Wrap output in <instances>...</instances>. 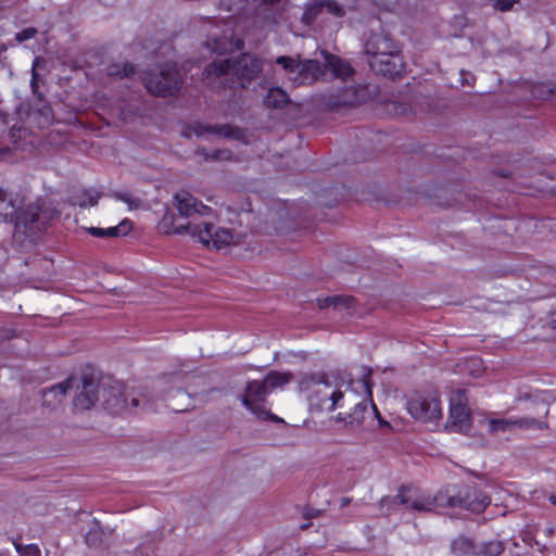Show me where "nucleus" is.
I'll return each mask as SVG.
<instances>
[{
    "mask_svg": "<svg viewBox=\"0 0 556 556\" xmlns=\"http://www.w3.org/2000/svg\"><path fill=\"white\" fill-rule=\"evenodd\" d=\"M471 488L465 485H448L438 492L434 497L422 495L413 486H401L394 496H386L380 501V507L387 513L404 506L407 510L432 511L434 507H460L473 514H482L486 509L484 498H471Z\"/></svg>",
    "mask_w": 556,
    "mask_h": 556,
    "instance_id": "f257e3e1",
    "label": "nucleus"
},
{
    "mask_svg": "<svg viewBox=\"0 0 556 556\" xmlns=\"http://www.w3.org/2000/svg\"><path fill=\"white\" fill-rule=\"evenodd\" d=\"M18 207L16 199L7 190L0 188V222L14 220L16 231L34 237L59 216V212L43 200L29 203L20 212Z\"/></svg>",
    "mask_w": 556,
    "mask_h": 556,
    "instance_id": "f03ea898",
    "label": "nucleus"
},
{
    "mask_svg": "<svg viewBox=\"0 0 556 556\" xmlns=\"http://www.w3.org/2000/svg\"><path fill=\"white\" fill-rule=\"evenodd\" d=\"M263 71V62L251 53H242L231 59H220L207 64L203 79L208 85L220 84L235 88H245Z\"/></svg>",
    "mask_w": 556,
    "mask_h": 556,
    "instance_id": "7ed1b4c3",
    "label": "nucleus"
},
{
    "mask_svg": "<svg viewBox=\"0 0 556 556\" xmlns=\"http://www.w3.org/2000/svg\"><path fill=\"white\" fill-rule=\"evenodd\" d=\"M366 53L370 68L383 76L395 77L402 74L404 62L401 49L384 30H371L366 40Z\"/></svg>",
    "mask_w": 556,
    "mask_h": 556,
    "instance_id": "20e7f679",
    "label": "nucleus"
},
{
    "mask_svg": "<svg viewBox=\"0 0 556 556\" xmlns=\"http://www.w3.org/2000/svg\"><path fill=\"white\" fill-rule=\"evenodd\" d=\"M299 389L307 393L309 409L332 412L345 404L344 392L321 375H306L299 381Z\"/></svg>",
    "mask_w": 556,
    "mask_h": 556,
    "instance_id": "39448f33",
    "label": "nucleus"
},
{
    "mask_svg": "<svg viewBox=\"0 0 556 556\" xmlns=\"http://www.w3.org/2000/svg\"><path fill=\"white\" fill-rule=\"evenodd\" d=\"M147 90L157 97L173 96L182 85V77L176 64L156 66L142 77Z\"/></svg>",
    "mask_w": 556,
    "mask_h": 556,
    "instance_id": "423d86ee",
    "label": "nucleus"
},
{
    "mask_svg": "<svg viewBox=\"0 0 556 556\" xmlns=\"http://www.w3.org/2000/svg\"><path fill=\"white\" fill-rule=\"evenodd\" d=\"M173 232L179 235L190 233L192 237H197L203 245L212 247L216 250L230 244L233 238L229 229L217 228L211 223H203L201 225H194L192 223L177 225Z\"/></svg>",
    "mask_w": 556,
    "mask_h": 556,
    "instance_id": "0eeeda50",
    "label": "nucleus"
},
{
    "mask_svg": "<svg viewBox=\"0 0 556 556\" xmlns=\"http://www.w3.org/2000/svg\"><path fill=\"white\" fill-rule=\"evenodd\" d=\"M409 415L421 422L437 425L442 418L439 397L430 393H416L407 401Z\"/></svg>",
    "mask_w": 556,
    "mask_h": 556,
    "instance_id": "6e6552de",
    "label": "nucleus"
},
{
    "mask_svg": "<svg viewBox=\"0 0 556 556\" xmlns=\"http://www.w3.org/2000/svg\"><path fill=\"white\" fill-rule=\"evenodd\" d=\"M268 388L264 381H251L248 383L244 393L241 395L242 404L251 410L258 419L283 422L281 418L271 414L264 407Z\"/></svg>",
    "mask_w": 556,
    "mask_h": 556,
    "instance_id": "1a4fd4ad",
    "label": "nucleus"
},
{
    "mask_svg": "<svg viewBox=\"0 0 556 556\" xmlns=\"http://www.w3.org/2000/svg\"><path fill=\"white\" fill-rule=\"evenodd\" d=\"M204 25H210L207 28V40L205 46L208 50L223 54L232 50L233 42V27L232 21H222L220 25H213V21L207 18Z\"/></svg>",
    "mask_w": 556,
    "mask_h": 556,
    "instance_id": "9d476101",
    "label": "nucleus"
},
{
    "mask_svg": "<svg viewBox=\"0 0 556 556\" xmlns=\"http://www.w3.org/2000/svg\"><path fill=\"white\" fill-rule=\"evenodd\" d=\"M471 427V414L467 397L460 390L456 391L450 400V415L445 428L453 432H467Z\"/></svg>",
    "mask_w": 556,
    "mask_h": 556,
    "instance_id": "9b49d317",
    "label": "nucleus"
},
{
    "mask_svg": "<svg viewBox=\"0 0 556 556\" xmlns=\"http://www.w3.org/2000/svg\"><path fill=\"white\" fill-rule=\"evenodd\" d=\"M74 380V387L77 394L74 397L73 404L76 408L87 410L90 409L96 403H100L101 397L98 390L100 389V382H97L93 378L84 376L80 380L71 377Z\"/></svg>",
    "mask_w": 556,
    "mask_h": 556,
    "instance_id": "f8f14e48",
    "label": "nucleus"
},
{
    "mask_svg": "<svg viewBox=\"0 0 556 556\" xmlns=\"http://www.w3.org/2000/svg\"><path fill=\"white\" fill-rule=\"evenodd\" d=\"M375 415L380 425L388 426V422H384L377 409V406L372 402L362 401L359 403L354 404V407L349 413H339L334 417L336 422H343L344 426L355 428L363 425L367 417Z\"/></svg>",
    "mask_w": 556,
    "mask_h": 556,
    "instance_id": "ddd939ff",
    "label": "nucleus"
},
{
    "mask_svg": "<svg viewBox=\"0 0 556 556\" xmlns=\"http://www.w3.org/2000/svg\"><path fill=\"white\" fill-rule=\"evenodd\" d=\"M325 13L341 17L344 15L345 11L336 0H309L305 4L302 22L306 25H312Z\"/></svg>",
    "mask_w": 556,
    "mask_h": 556,
    "instance_id": "4468645a",
    "label": "nucleus"
},
{
    "mask_svg": "<svg viewBox=\"0 0 556 556\" xmlns=\"http://www.w3.org/2000/svg\"><path fill=\"white\" fill-rule=\"evenodd\" d=\"M175 206L178 210L180 216L184 217H192L194 215L205 216L210 215L212 208L201 201H199L195 197L187 191L177 192L174 197Z\"/></svg>",
    "mask_w": 556,
    "mask_h": 556,
    "instance_id": "2eb2a0df",
    "label": "nucleus"
},
{
    "mask_svg": "<svg viewBox=\"0 0 556 556\" xmlns=\"http://www.w3.org/2000/svg\"><path fill=\"white\" fill-rule=\"evenodd\" d=\"M98 393L101 397L100 404L113 414H117L127 407V399L117 386L100 382Z\"/></svg>",
    "mask_w": 556,
    "mask_h": 556,
    "instance_id": "dca6fc26",
    "label": "nucleus"
},
{
    "mask_svg": "<svg viewBox=\"0 0 556 556\" xmlns=\"http://www.w3.org/2000/svg\"><path fill=\"white\" fill-rule=\"evenodd\" d=\"M192 131L197 137H205L207 135H214L223 138H231L241 140L243 138V131L236 126L231 125H206L202 123H194L191 126Z\"/></svg>",
    "mask_w": 556,
    "mask_h": 556,
    "instance_id": "f3484780",
    "label": "nucleus"
},
{
    "mask_svg": "<svg viewBox=\"0 0 556 556\" xmlns=\"http://www.w3.org/2000/svg\"><path fill=\"white\" fill-rule=\"evenodd\" d=\"M358 88L351 86L340 91L331 92L327 96L326 104L331 110L356 106L362 100Z\"/></svg>",
    "mask_w": 556,
    "mask_h": 556,
    "instance_id": "a211bd4d",
    "label": "nucleus"
},
{
    "mask_svg": "<svg viewBox=\"0 0 556 556\" xmlns=\"http://www.w3.org/2000/svg\"><path fill=\"white\" fill-rule=\"evenodd\" d=\"M74 380L66 379L60 383H56L50 388L43 389L41 391L42 394V404L54 408L59 405L63 397L66 395L67 391L73 389Z\"/></svg>",
    "mask_w": 556,
    "mask_h": 556,
    "instance_id": "6ab92c4d",
    "label": "nucleus"
},
{
    "mask_svg": "<svg viewBox=\"0 0 556 556\" xmlns=\"http://www.w3.org/2000/svg\"><path fill=\"white\" fill-rule=\"evenodd\" d=\"M325 67H328L338 78L345 80L354 74V70L348 62L334 55L325 53Z\"/></svg>",
    "mask_w": 556,
    "mask_h": 556,
    "instance_id": "aec40b11",
    "label": "nucleus"
},
{
    "mask_svg": "<svg viewBox=\"0 0 556 556\" xmlns=\"http://www.w3.org/2000/svg\"><path fill=\"white\" fill-rule=\"evenodd\" d=\"M452 553L455 556H477L483 548L478 549L472 540L459 536L451 544Z\"/></svg>",
    "mask_w": 556,
    "mask_h": 556,
    "instance_id": "412c9836",
    "label": "nucleus"
},
{
    "mask_svg": "<svg viewBox=\"0 0 556 556\" xmlns=\"http://www.w3.org/2000/svg\"><path fill=\"white\" fill-rule=\"evenodd\" d=\"M530 97H532V100H549L556 98V83L530 81Z\"/></svg>",
    "mask_w": 556,
    "mask_h": 556,
    "instance_id": "4be33fe9",
    "label": "nucleus"
},
{
    "mask_svg": "<svg viewBox=\"0 0 556 556\" xmlns=\"http://www.w3.org/2000/svg\"><path fill=\"white\" fill-rule=\"evenodd\" d=\"M510 101L521 104L532 100L530 97V81L519 80L509 84Z\"/></svg>",
    "mask_w": 556,
    "mask_h": 556,
    "instance_id": "5701e85b",
    "label": "nucleus"
},
{
    "mask_svg": "<svg viewBox=\"0 0 556 556\" xmlns=\"http://www.w3.org/2000/svg\"><path fill=\"white\" fill-rule=\"evenodd\" d=\"M100 194L94 192L93 190H79L74 192L70 201L73 205H78L79 207L94 206L98 204V200Z\"/></svg>",
    "mask_w": 556,
    "mask_h": 556,
    "instance_id": "b1692460",
    "label": "nucleus"
},
{
    "mask_svg": "<svg viewBox=\"0 0 556 556\" xmlns=\"http://www.w3.org/2000/svg\"><path fill=\"white\" fill-rule=\"evenodd\" d=\"M289 101L290 99L283 89L274 87L268 90L264 99V104L267 108L280 109L283 108Z\"/></svg>",
    "mask_w": 556,
    "mask_h": 556,
    "instance_id": "393cba45",
    "label": "nucleus"
},
{
    "mask_svg": "<svg viewBox=\"0 0 556 556\" xmlns=\"http://www.w3.org/2000/svg\"><path fill=\"white\" fill-rule=\"evenodd\" d=\"M299 74L304 77V79H318L324 75V68L319 61L317 60H306L304 62L301 61V66Z\"/></svg>",
    "mask_w": 556,
    "mask_h": 556,
    "instance_id": "a878e982",
    "label": "nucleus"
},
{
    "mask_svg": "<svg viewBox=\"0 0 556 556\" xmlns=\"http://www.w3.org/2000/svg\"><path fill=\"white\" fill-rule=\"evenodd\" d=\"M106 74L110 77L122 79L135 74V66L129 62L112 63L106 67Z\"/></svg>",
    "mask_w": 556,
    "mask_h": 556,
    "instance_id": "bb28decb",
    "label": "nucleus"
},
{
    "mask_svg": "<svg viewBox=\"0 0 556 556\" xmlns=\"http://www.w3.org/2000/svg\"><path fill=\"white\" fill-rule=\"evenodd\" d=\"M292 379V375L289 372H276L271 371L269 372L266 378L263 380L264 383H266L268 391L281 388L285 384H288Z\"/></svg>",
    "mask_w": 556,
    "mask_h": 556,
    "instance_id": "cd10ccee",
    "label": "nucleus"
},
{
    "mask_svg": "<svg viewBox=\"0 0 556 556\" xmlns=\"http://www.w3.org/2000/svg\"><path fill=\"white\" fill-rule=\"evenodd\" d=\"M515 429L522 430H543L547 428V422L533 417L514 418Z\"/></svg>",
    "mask_w": 556,
    "mask_h": 556,
    "instance_id": "c85d7f7f",
    "label": "nucleus"
},
{
    "mask_svg": "<svg viewBox=\"0 0 556 556\" xmlns=\"http://www.w3.org/2000/svg\"><path fill=\"white\" fill-rule=\"evenodd\" d=\"M515 430L514 418H492L489 419V431L492 432H511Z\"/></svg>",
    "mask_w": 556,
    "mask_h": 556,
    "instance_id": "c756f323",
    "label": "nucleus"
},
{
    "mask_svg": "<svg viewBox=\"0 0 556 556\" xmlns=\"http://www.w3.org/2000/svg\"><path fill=\"white\" fill-rule=\"evenodd\" d=\"M85 541L91 547H98L102 543V531L98 523H93L86 533Z\"/></svg>",
    "mask_w": 556,
    "mask_h": 556,
    "instance_id": "7c9ffc66",
    "label": "nucleus"
},
{
    "mask_svg": "<svg viewBox=\"0 0 556 556\" xmlns=\"http://www.w3.org/2000/svg\"><path fill=\"white\" fill-rule=\"evenodd\" d=\"M132 227L129 219L122 220L117 226L105 228L106 237L126 236Z\"/></svg>",
    "mask_w": 556,
    "mask_h": 556,
    "instance_id": "2f4dec72",
    "label": "nucleus"
},
{
    "mask_svg": "<svg viewBox=\"0 0 556 556\" xmlns=\"http://www.w3.org/2000/svg\"><path fill=\"white\" fill-rule=\"evenodd\" d=\"M356 299L352 295H332V307L334 309H350L354 307Z\"/></svg>",
    "mask_w": 556,
    "mask_h": 556,
    "instance_id": "473e14b6",
    "label": "nucleus"
},
{
    "mask_svg": "<svg viewBox=\"0 0 556 556\" xmlns=\"http://www.w3.org/2000/svg\"><path fill=\"white\" fill-rule=\"evenodd\" d=\"M197 154L204 160H226L230 157L231 152L229 150L215 149L212 153H208L204 148H200L197 150Z\"/></svg>",
    "mask_w": 556,
    "mask_h": 556,
    "instance_id": "72a5a7b5",
    "label": "nucleus"
},
{
    "mask_svg": "<svg viewBox=\"0 0 556 556\" xmlns=\"http://www.w3.org/2000/svg\"><path fill=\"white\" fill-rule=\"evenodd\" d=\"M276 63L290 73H299L301 66V61L285 55L278 56Z\"/></svg>",
    "mask_w": 556,
    "mask_h": 556,
    "instance_id": "f704fd0d",
    "label": "nucleus"
},
{
    "mask_svg": "<svg viewBox=\"0 0 556 556\" xmlns=\"http://www.w3.org/2000/svg\"><path fill=\"white\" fill-rule=\"evenodd\" d=\"M14 546L21 556H40V549L36 544L23 545L18 542H14Z\"/></svg>",
    "mask_w": 556,
    "mask_h": 556,
    "instance_id": "c9c22d12",
    "label": "nucleus"
},
{
    "mask_svg": "<svg viewBox=\"0 0 556 556\" xmlns=\"http://www.w3.org/2000/svg\"><path fill=\"white\" fill-rule=\"evenodd\" d=\"M114 198L125 202L130 210L137 208L140 204V200L132 197L129 192H115Z\"/></svg>",
    "mask_w": 556,
    "mask_h": 556,
    "instance_id": "e433bc0d",
    "label": "nucleus"
},
{
    "mask_svg": "<svg viewBox=\"0 0 556 556\" xmlns=\"http://www.w3.org/2000/svg\"><path fill=\"white\" fill-rule=\"evenodd\" d=\"M490 222H491V218L489 217V223ZM492 222H493V224L489 225V228L496 230L498 232L507 233L511 228V225H510L511 223L508 220H505L504 223H502L497 218H494V219H492Z\"/></svg>",
    "mask_w": 556,
    "mask_h": 556,
    "instance_id": "4c0bfd02",
    "label": "nucleus"
},
{
    "mask_svg": "<svg viewBox=\"0 0 556 556\" xmlns=\"http://www.w3.org/2000/svg\"><path fill=\"white\" fill-rule=\"evenodd\" d=\"M248 0H220V7L227 11L243 8V3Z\"/></svg>",
    "mask_w": 556,
    "mask_h": 556,
    "instance_id": "58836bf2",
    "label": "nucleus"
},
{
    "mask_svg": "<svg viewBox=\"0 0 556 556\" xmlns=\"http://www.w3.org/2000/svg\"><path fill=\"white\" fill-rule=\"evenodd\" d=\"M37 34V29L34 28V27H28V28H25L23 29L22 31L17 33L15 35V39L18 41V42H23V41H26L28 39H31L35 37V35Z\"/></svg>",
    "mask_w": 556,
    "mask_h": 556,
    "instance_id": "ea45409f",
    "label": "nucleus"
},
{
    "mask_svg": "<svg viewBox=\"0 0 556 556\" xmlns=\"http://www.w3.org/2000/svg\"><path fill=\"white\" fill-rule=\"evenodd\" d=\"M504 546L501 541L489 542V556H500L503 553Z\"/></svg>",
    "mask_w": 556,
    "mask_h": 556,
    "instance_id": "a19ab883",
    "label": "nucleus"
},
{
    "mask_svg": "<svg viewBox=\"0 0 556 556\" xmlns=\"http://www.w3.org/2000/svg\"><path fill=\"white\" fill-rule=\"evenodd\" d=\"M525 49H522V47L516 42V43H511L509 47H506L504 48L503 50H501V52H506L510 55H519L522 53Z\"/></svg>",
    "mask_w": 556,
    "mask_h": 556,
    "instance_id": "79ce46f5",
    "label": "nucleus"
},
{
    "mask_svg": "<svg viewBox=\"0 0 556 556\" xmlns=\"http://www.w3.org/2000/svg\"><path fill=\"white\" fill-rule=\"evenodd\" d=\"M516 0H496L495 8L500 11H508L513 8Z\"/></svg>",
    "mask_w": 556,
    "mask_h": 556,
    "instance_id": "37998d69",
    "label": "nucleus"
},
{
    "mask_svg": "<svg viewBox=\"0 0 556 556\" xmlns=\"http://www.w3.org/2000/svg\"><path fill=\"white\" fill-rule=\"evenodd\" d=\"M87 231H88V233H90L93 237H98V238L106 237L104 228L90 227L87 229Z\"/></svg>",
    "mask_w": 556,
    "mask_h": 556,
    "instance_id": "c03bdc74",
    "label": "nucleus"
},
{
    "mask_svg": "<svg viewBox=\"0 0 556 556\" xmlns=\"http://www.w3.org/2000/svg\"><path fill=\"white\" fill-rule=\"evenodd\" d=\"M317 304H318V307L321 308V309L330 307V306H332V296H327V298H324V299H318L317 300Z\"/></svg>",
    "mask_w": 556,
    "mask_h": 556,
    "instance_id": "a18cd8bd",
    "label": "nucleus"
},
{
    "mask_svg": "<svg viewBox=\"0 0 556 556\" xmlns=\"http://www.w3.org/2000/svg\"><path fill=\"white\" fill-rule=\"evenodd\" d=\"M173 399H174V396H173L172 394H167V395H166V399H165V400L167 401V403H168V406H169L172 409H174V410H176V412H182V410H186V409H187V407H180V406H178V405H174V404L172 403Z\"/></svg>",
    "mask_w": 556,
    "mask_h": 556,
    "instance_id": "49530a36",
    "label": "nucleus"
},
{
    "mask_svg": "<svg viewBox=\"0 0 556 556\" xmlns=\"http://www.w3.org/2000/svg\"><path fill=\"white\" fill-rule=\"evenodd\" d=\"M548 325L551 329L555 331L556 334V308L551 313Z\"/></svg>",
    "mask_w": 556,
    "mask_h": 556,
    "instance_id": "de8ad7c7",
    "label": "nucleus"
},
{
    "mask_svg": "<svg viewBox=\"0 0 556 556\" xmlns=\"http://www.w3.org/2000/svg\"><path fill=\"white\" fill-rule=\"evenodd\" d=\"M39 62V59L37 58L35 61H34V64H33V70H31V80L30 81H37L38 80V74L36 73V64Z\"/></svg>",
    "mask_w": 556,
    "mask_h": 556,
    "instance_id": "09e8293b",
    "label": "nucleus"
},
{
    "mask_svg": "<svg viewBox=\"0 0 556 556\" xmlns=\"http://www.w3.org/2000/svg\"><path fill=\"white\" fill-rule=\"evenodd\" d=\"M394 110H395V113L397 114H405L406 112V106L404 104H394Z\"/></svg>",
    "mask_w": 556,
    "mask_h": 556,
    "instance_id": "8fccbe9b",
    "label": "nucleus"
},
{
    "mask_svg": "<svg viewBox=\"0 0 556 556\" xmlns=\"http://www.w3.org/2000/svg\"><path fill=\"white\" fill-rule=\"evenodd\" d=\"M351 500L349 497H342L340 500V506L341 507H344V506H348L350 504Z\"/></svg>",
    "mask_w": 556,
    "mask_h": 556,
    "instance_id": "3c124183",
    "label": "nucleus"
},
{
    "mask_svg": "<svg viewBox=\"0 0 556 556\" xmlns=\"http://www.w3.org/2000/svg\"><path fill=\"white\" fill-rule=\"evenodd\" d=\"M139 405H140V401H139V399H137V397H132V399H131V406H132V407H138Z\"/></svg>",
    "mask_w": 556,
    "mask_h": 556,
    "instance_id": "603ef678",
    "label": "nucleus"
},
{
    "mask_svg": "<svg viewBox=\"0 0 556 556\" xmlns=\"http://www.w3.org/2000/svg\"><path fill=\"white\" fill-rule=\"evenodd\" d=\"M30 87L34 93H37L38 85L37 81H30Z\"/></svg>",
    "mask_w": 556,
    "mask_h": 556,
    "instance_id": "864d4df0",
    "label": "nucleus"
},
{
    "mask_svg": "<svg viewBox=\"0 0 556 556\" xmlns=\"http://www.w3.org/2000/svg\"><path fill=\"white\" fill-rule=\"evenodd\" d=\"M494 174L500 177H509V173L506 172H494Z\"/></svg>",
    "mask_w": 556,
    "mask_h": 556,
    "instance_id": "5fc2aeb1",
    "label": "nucleus"
},
{
    "mask_svg": "<svg viewBox=\"0 0 556 556\" xmlns=\"http://www.w3.org/2000/svg\"><path fill=\"white\" fill-rule=\"evenodd\" d=\"M131 556H149V554L142 551H136Z\"/></svg>",
    "mask_w": 556,
    "mask_h": 556,
    "instance_id": "6e6d98bb",
    "label": "nucleus"
},
{
    "mask_svg": "<svg viewBox=\"0 0 556 556\" xmlns=\"http://www.w3.org/2000/svg\"><path fill=\"white\" fill-rule=\"evenodd\" d=\"M549 500L554 505H556V494L552 495Z\"/></svg>",
    "mask_w": 556,
    "mask_h": 556,
    "instance_id": "4d7b16f0",
    "label": "nucleus"
},
{
    "mask_svg": "<svg viewBox=\"0 0 556 556\" xmlns=\"http://www.w3.org/2000/svg\"><path fill=\"white\" fill-rule=\"evenodd\" d=\"M177 395H186V393L184 391H181L180 389L177 391Z\"/></svg>",
    "mask_w": 556,
    "mask_h": 556,
    "instance_id": "13d9d810",
    "label": "nucleus"
},
{
    "mask_svg": "<svg viewBox=\"0 0 556 556\" xmlns=\"http://www.w3.org/2000/svg\"><path fill=\"white\" fill-rule=\"evenodd\" d=\"M0 556H8V553H5V552H1V553H0Z\"/></svg>",
    "mask_w": 556,
    "mask_h": 556,
    "instance_id": "bf43d9fd",
    "label": "nucleus"
},
{
    "mask_svg": "<svg viewBox=\"0 0 556 556\" xmlns=\"http://www.w3.org/2000/svg\"><path fill=\"white\" fill-rule=\"evenodd\" d=\"M308 517L315 516V511H312V514H307Z\"/></svg>",
    "mask_w": 556,
    "mask_h": 556,
    "instance_id": "052dcab7",
    "label": "nucleus"
},
{
    "mask_svg": "<svg viewBox=\"0 0 556 556\" xmlns=\"http://www.w3.org/2000/svg\"><path fill=\"white\" fill-rule=\"evenodd\" d=\"M308 517L315 516V511H312V514H307Z\"/></svg>",
    "mask_w": 556,
    "mask_h": 556,
    "instance_id": "680f3d73",
    "label": "nucleus"
}]
</instances>
